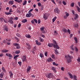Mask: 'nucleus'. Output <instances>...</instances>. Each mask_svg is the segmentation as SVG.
Returning a JSON list of instances; mask_svg holds the SVG:
<instances>
[{
    "instance_id": "obj_8",
    "label": "nucleus",
    "mask_w": 80,
    "mask_h": 80,
    "mask_svg": "<svg viewBox=\"0 0 80 80\" xmlns=\"http://www.w3.org/2000/svg\"><path fill=\"white\" fill-rule=\"evenodd\" d=\"M53 45V44H52V43H48V46L49 47H52Z\"/></svg>"
},
{
    "instance_id": "obj_5",
    "label": "nucleus",
    "mask_w": 80,
    "mask_h": 80,
    "mask_svg": "<svg viewBox=\"0 0 80 80\" xmlns=\"http://www.w3.org/2000/svg\"><path fill=\"white\" fill-rule=\"evenodd\" d=\"M26 46H27V48L29 50V49H30L31 48V46H30V45L28 43H26Z\"/></svg>"
},
{
    "instance_id": "obj_13",
    "label": "nucleus",
    "mask_w": 80,
    "mask_h": 80,
    "mask_svg": "<svg viewBox=\"0 0 80 80\" xmlns=\"http://www.w3.org/2000/svg\"><path fill=\"white\" fill-rule=\"evenodd\" d=\"M9 4H10V5H13V3H14V2H13V1H10L8 2Z\"/></svg>"
},
{
    "instance_id": "obj_61",
    "label": "nucleus",
    "mask_w": 80,
    "mask_h": 80,
    "mask_svg": "<svg viewBox=\"0 0 80 80\" xmlns=\"http://www.w3.org/2000/svg\"><path fill=\"white\" fill-rule=\"evenodd\" d=\"M18 18V17H16L14 18L15 20H17Z\"/></svg>"
},
{
    "instance_id": "obj_52",
    "label": "nucleus",
    "mask_w": 80,
    "mask_h": 80,
    "mask_svg": "<svg viewBox=\"0 0 80 80\" xmlns=\"http://www.w3.org/2000/svg\"><path fill=\"white\" fill-rule=\"evenodd\" d=\"M75 49L76 52H78V48H77V47H75Z\"/></svg>"
},
{
    "instance_id": "obj_39",
    "label": "nucleus",
    "mask_w": 80,
    "mask_h": 80,
    "mask_svg": "<svg viewBox=\"0 0 80 80\" xmlns=\"http://www.w3.org/2000/svg\"><path fill=\"white\" fill-rule=\"evenodd\" d=\"M56 68H55L54 67H52V70H53V71H55L56 70Z\"/></svg>"
},
{
    "instance_id": "obj_14",
    "label": "nucleus",
    "mask_w": 80,
    "mask_h": 80,
    "mask_svg": "<svg viewBox=\"0 0 80 80\" xmlns=\"http://www.w3.org/2000/svg\"><path fill=\"white\" fill-rule=\"evenodd\" d=\"M9 73H10V78H13V73H12V72L11 71H10L9 72Z\"/></svg>"
},
{
    "instance_id": "obj_29",
    "label": "nucleus",
    "mask_w": 80,
    "mask_h": 80,
    "mask_svg": "<svg viewBox=\"0 0 80 80\" xmlns=\"http://www.w3.org/2000/svg\"><path fill=\"white\" fill-rule=\"evenodd\" d=\"M57 19V17H54L53 19H52V22H54L55 21V20Z\"/></svg>"
},
{
    "instance_id": "obj_62",
    "label": "nucleus",
    "mask_w": 80,
    "mask_h": 80,
    "mask_svg": "<svg viewBox=\"0 0 80 80\" xmlns=\"http://www.w3.org/2000/svg\"><path fill=\"white\" fill-rule=\"evenodd\" d=\"M45 55L46 57H47V52H45Z\"/></svg>"
},
{
    "instance_id": "obj_56",
    "label": "nucleus",
    "mask_w": 80,
    "mask_h": 80,
    "mask_svg": "<svg viewBox=\"0 0 80 80\" xmlns=\"http://www.w3.org/2000/svg\"><path fill=\"white\" fill-rule=\"evenodd\" d=\"M67 17H68L66 16V15H65V16H64V19H66V18H67Z\"/></svg>"
},
{
    "instance_id": "obj_36",
    "label": "nucleus",
    "mask_w": 80,
    "mask_h": 80,
    "mask_svg": "<svg viewBox=\"0 0 80 80\" xmlns=\"http://www.w3.org/2000/svg\"><path fill=\"white\" fill-rule=\"evenodd\" d=\"M27 4V1L25 0L24 2L23 3L22 5H25Z\"/></svg>"
},
{
    "instance_id": "obj_40",
    "label": "nucleus",
    "mask_w": 80,
    "mask_h": 80,
    "mask_svg": "<svg viewBox=\"0 0 80 80\" xmlns=\"http://www.w3.org/2000/svg\"><path fill=\"white\" fill-rule=\"evenodd\" d=\"M19 57V55H16L14 57V58L15 59V58H17V57Z\"/></svg>"
},
{
    "instance_id": "obj_27",
    "label": "nucleus",
    "mask_w": 80,
    "mask_h": 80,
    "mask_svg": "<svg viewBox=\"0 0 80 80\" xmlns=\"http://www.w3.org/2000/svg\"><path fill=\"white\" fill-rule=\"evenodd\" d=\"M20 50L16 51L15 52V53H16V54L20 53Z\"/></svg>"
},
{
    "instance_id": "obj_9",
    "label": "nucleus",
    "mask_w": 80,
    "mask_h": 80,
    "mask_svg": "<svg viewBox=\"0 0 80 80\" xmlns=\"http://www.w3.org/2000/svg\"><path fill=\"white\" fill-rule=\"evenodd\" d=\"M59 10L57 8H56L55 10H54V12L55 13H58L59 12Z\"/></svg>"
},
{
    "instance_id": "obj_16",
    "label": "nucleus",
    "mask_w": 80,
    "mask_h": 80,
    "mask_svg": "<svg viewBox=\"0 0 80 80\" xmlns=\"http://www.w3.org/2000/svg\"><path fill=\"white\" fill-rule=\"evenodd\" d=\"M22 23H26V22H27V20L26 19H23L22 21Z\"/></svg>"
},
{
    "instance_id": "obj_49",
    "label": "nucleus",
    "mask_w": 80,
    "mask_h": 80,
    "mask_svg": "<svg viewBox=\"0 0 80 80\" xmlns=\"http://www.w3.org/2000/svg\"><path fill=\"white\" fill-rule=\"evenodd\" d=\"M39 40H40L41 42H43V40L42 39L41 37L39 38Z\"/></svg>"
},
{
    "instance_id": "obj_31",
    "label": "nucleus",
    "mask_w": 80,
    "mask_h": 80,
    "mask_svg": "<svg viewBox=\"0 0 80 80\" xmlns=\"http://www.w3.org/2000/svg\"><path fill=\"white\" fill-rule=\"evenodd\" d=\"M40 56L41 58H43V54L42 53H40Z\"/></svg>"
},
{
    "instance_id": "obj_10",
    "label": "nucleus",
    "mask_w": 80,
    "mask_h": 80,
    "mask_svg": "<svg viewBox=\"0 0 80 80\" xmlns=\"http://www.w3.org/2000/svg\"><path fill=\"white\" fill-rule=\"evenodd\" d=\"M32 13H29L28 14H27L26 15V16L27 17H28V18H29V17H31V16H32Z\"/></svg>"
},
{
    "instance_id": "obj_35",
    "label": "nucleus",
    "mask_w": 80,
    "mask_h": 80,
    "mask_svg": "<svg viewBox=\"0 0 80 80\" xmlns=\"http://www.w3.org/2000/svg\"><path fill=\"white\" fill-rule=\"evenodd\" d=\"M4 19L2 18H0V21L1 22H3V21H4Z\"/></svg>"
},
{
    "instance_id": "obj_28",
    "label": "nucleus",
    "mask_w": 80,
    "mask_h": 80,
    "mask_svg": "<svg viewBox=\"0 0 80 80\" xmlns=\"http://www.w3.org/2000/svg\"><path fill=\"white\" fill-rule=\"evenodd\" d=\"M15 38L16 39V40L17 42H19V39H18V38L17 37H15Z\"/></svg>"
},
{
    "instance_id": "obj_4",
    "label": "nucleus",
    "mask_w": 80,
    "mask_h": 80,
    "mask_svg": "<svg viewBox=\"0 0 80 80\" xmlns=\"http://www.w3.org/2000/svg\"><path fill=\"white\" fill-rule=\"evenodd\" d=\"M27 58V56L25 55H24L22 58V60L23 62H25L26 60V58Z\"/></svg>"
},
{
    "instance_id": "obj_51",
    "label": "nucleus",
    "mask_w": 80,
    "mask_h": 80,
    "mask_svg": "<svg viewBox=\"0 0 80 80\" xmlns=\"http://www.w3.org/2000/svg\"><path fill=\"white\" fill-rule=\"evenodd\" d=\"M16 48L17 49H18L19 48H20V46H19V45L17 46Z\"/></svg>"
},
{
    "instance_id": "obj_64",
    "label": "nucleus",
    "mask_w": 80,
    "mask_h": 80,
    "mask_svg": "<svg viewBox=\"0 0 80 80\" xmlns=\"http://www.w3.org/2000/svg\"><path fill=\"white\" fill-rule=\"evenodd\" d=\"M38 24L40 23V20H38Z\"/></svg>"
},
{
    "instance_id": "obj_11",
    "label": "nucleus",
    "mask_w": 80,
    "mask_h": 80,
    "mask_svg": "<svg viewBox=\"0 0 80 80\" xmlns=\"http://www.w3.org/2000/svg\"><path fill=\"white\" fill-rule=\"evenodd\" d=\"M15 2H18V3H20V2L22 3V0H14Z\"/></svg>"
},
{
    "instance_id": "obj_41",
    "label": "nucleus",
    "mask_w": 80,
    "mask_h": 80,
    "mask_svg": "<svg viewBox=\"0 0 80 80\" xmlns=\"http://www.w3.org/2000/svg\"><path fill=\"white\" fill-rule=\"evenodd\" d=\"M14 45L15 46H18V45H19V44L17 43H15L14 44Z\"/></svg>"
},
{
    "instance_id": "obj_20",
    "label": "nucleus",
    "mask_w": 80,
    "mask_h": 80,
    "mask_svg": "<svg viewBox=\"0 0 80 80\" xmlns=\"http://www.w3.org/2000/svg\"><path fill=\"white\" fill-rule=\"evenodd\" d=\"M75 42H76V43H78V40L77 39V38L76 37H75L74 38Z\"/></svg>"
},
{
    "instance_id": "obj_60",
    "label": "nucleus",
    "mask_w": 80,
    "mask_h": 80,
    "mask_svg": "<svg viewBox=\"0 0 80 80\" xmlns=\"http://www.w3.org/2000/svg\"><path fill=\"white\" fill-rule=\"evenodd\" d=\"M64 68H63V67H62L61 68V70H62V71H64Z\"/></svg>"
},
{
    "instance_id": "obj_2",
    "label": "nucleus",
    "mask_w": 80,
    "mask_h": 80,
    "mask_svg": "<svg viewBox=\"0 0 80 80\" xmlns=\"http://www.w3.org/2000/svg\"><path fill=\"white\" fill-rule=\"evenodd\" d=\"M54 42L56 44H54L53 47L54 48H56L57 49H59V47H58V44L57 42L55 40H54Z\"/></svg>"
},
{
    "instance_id": "obj_46",
    "label": "nucleus",
    "mask_w": 80,
    "mask_h": 80,
    "mask_svg": "<svg viewBox=\"0 0 80 80\" xmlns=\"http://www.w3.org/2000/svg\"><path fill=\"white\" fill-rule=\"evenodd\" d=\"M65 13H66V16L68 17V16L69 15L68 13H67V12H65Z\"/></svg>"
},
{
    "instance_id": "obj_1",
    "label": "nucleus",
    "mask_w": 80,
    "mask_h": 80,
    "mask_svg": "<svg viewBox=\"0 0 80 80\" xmlns=\"http://www.w3.org/2000/svg\"><path fill=\"white\" fill-rule=\"evenodd\" d=\"M65 58L67 60L68 63L71 62H72V59H72V58H73V57L71 56H70L69 55H68V56H66Z\"/></svg>"
},
{
    "instance_id": "obj_48",
    "label": "nucleus",
    "mask_w": 80,
    "mask_h": 80,
    "mask_svg": "<svg viewBox=\"0 0 80 80\" xmlns=\"http://www.w3.org/2000/svg\"><path fill=\"white\" fill-rule=\"evenodd\" d=\"M36 44L38 45H41V43L38 42Z\"/></svg>"
},
{
    "instance_id": "obj_18",
    "label": "nucleus",
    "mask_w": 80,
    "mask_h": 80,
    "mask_svg": "<svg viewBox=\"0 0 80 80\" xmlns=\"http://www.w3.org/2000/svg\"><path fill=\"white\" fill-rule=\"evenodd\" d=\"M5 14H6V15H11L12 14V13L10 12H5Z\"/></svg>"
},
{
    "instance_id": "obj_7",
    "label": "nucleus",
    "mask_w": 80,
    "mask_h": 80,
    "mask_svg": "<svg viewBox=\"0 0 80 80\" xmlns=\"http://www.w3.org/2000/svg\"><path fill=\"white\" fill-rule=\"evenodd\" d=\"M46 77L48 78H52V74L51 73H50L49 74L47 75Z\"/></svg>"
},
{
    "instance_id": "obj_30",
    "label": "nucleus",
    "mask_w": 80,
    "mask_h": 80,
    "mask_svg": "<svg viewBox=\"0 0 80 80\" xmlns=\"http://www.w3.org/2000/svg\"><path fill=\"white\" fill-rule=\"evenodd\" d=\"M3 73L0 74V78H3Z\"/></svg>"
},
{
    "instance_id": "obj_42",
    "label": "nucleus",
    "mask_w": 80,
    "mask_h": 80,
    "mask_svg": "<svg viewBox=\"0 0 80 80\" xmlns=\"http://www.w3.org/2000/svg\"><path fill=\"white\" fill-rule=\"evenodd\" d=\"M71 7H74V3H71Z\"/></svg>"
},
{
    "instance_id": "obj_45",
    "label": "nucleus",
    "mask_w": 80,
    "mask_h": 80,
    "mask_svg": "<svg viewBox=\"0 0 80 80\" xmlns=\"http://www.w3.org/2000/svg\"><path fill=\"white\" fill-rule=\"evenodd\" d=\"M67 32H68V33L69 34H70V29H68V31H67Z\"/></svg>"
},
{
    "instance_id": "obj_26",
    "label": "nucleus",
    "mask_w": 80,
    "mask_h": 80,
    "mask_svg": "<svg viewBox=\"0 0 80 80\" xmlns=\"http://www.w3.org/2000/svg\"><path fill=\"white\" fill-rule=\"evenodd\" d=\"M2 70H3V72H6V71L5 70V69L4 67H2Z\"/></svg>"
},
{
    "instance_id": "obj_63",
    "label": "nucleus",
    "mask_w": 80,
    "mask_h": 80,
    "mask_svg": "<svg viewBox=\"0 0 80 80\" xmlns=\"http://www.w3.org/2000/svg\"><path fill=\"white\" fill-rule=\"evenodd\" d=\"M78 27V24H75V27L77 28Z\"/></svg>"
},
{
    "instance_id": "obj_43",
    "label": "nucleus",
    "mask_w": 80,
    "mask_h": 80,
    "mask_svg": "<svg viewBox=\"0 0 80 80\" xmlns=\"http://www.w3.org/2000/svg\"><path fill=\"white\" fill-rule=\"evenodd\" d=\"M33 21L35 22L36 23H38V21L37 19H34Z\"/></svg>"
},
{
    "instance_id": "obj_17",
    "label": "nucleus",
    "mask_w": 80,
    "mask_h": 80,
    "mask_svg": "<svg viewBox=\"0 0 80 80\" xmlns=\"http://www.w3.org/2000/svg\"><path fill=\"white\" fill-rule=\"evenodd\" d=\"M30 69H31V67L29 66L27 69V72H29V71L30 70Z\"/></svg>"
},
{
    "instance_id": "obj_57",
    "label": "nucleus",
    "mask_w": 80,
    "mask_h": 80,
    "mask_svg": "<svg viewBox=\"0 0 80 80\" xmlns=\"http://www.w3.org/2000/svg\"><path fill=\"white\" fill-rule=\"evenodd\" d=\"M3 56V53L0 54V57H2Z\"/></svg>"
},
{
    "instance_id": "obj_55",
    "label": "nucleus",
    "mask_w": 80,
    "mask_h": 80,
    "mask_svg": "<svg viewBox=\"0 0 80 80\" xmlns=\"http://www.w3.org/2000/svg\"><path fill=\"white\" fill-rule=\"evenodd\" d=\"M41 10H43V6H41Z\"/></svg>"
},
{
    "instance_id": "obj_24",
    "label": "nucleus",
    "mask_w": 80,
    "mask_h": 80,
    "mask_svg": "<svg viewBox=\"0 0 80 80\" xmlns=\"http://www.w3.org/2000/svg\"><path fill=\"white\" fill-rule=\"evenodd\" d=\"M16 35L17 37H19V38H21V35H20V34L17 33L16 34Z\"/></svg>"
},
{
    "instance_id": "obj_50",
    "label": "nucleus",
    "mask_w": 80,
    "mask_h": 80,
    "mask_svg": "<svg viewBox=\"0 0 80 80\" xmlns=\"http://www.w3.org/2000/svg\"><path fill=\"white\" fill-rule=\"evenodd\" d=\"M75 18H78V14H75Z\"/></svg>"
},
{
    "instance_id": "obj_59",
    "label": "nucleus",
    "mask_w": 80,
    "mask_h": 80,
    "mask_svg": "<svg viewBox=\"0 0 80 80\" xmlns=\"http://www.w3.org/2000/svg\"><path fill=\"white\" fill-rule=\"evenodd\" d=\"M77 60L78 62H80V58L78 57Z\"/></svg>"
},
{
    "instance_id": "obj_33",
    "label": "nucleus",
    "mask_w": 80,
    "mask_h": 80,
    "mask_svg": "<svg viewBox=\"0 0 80 80\" xmlns=\"http://www.w3.org/2000/svg\"><path fill=\"white\" fill-rule=\"evenodd\" d=\"M63 31L65 33H67V30L65 28H64L63 29Z\"/></svg>"
},
{
    "instance_id": "obj_23",
    "label": "nucleus",
    "mask_w": 80,
    "mask_h": 80,
    "mask_svg": "<svg viewBox=\"0 0 80 80\" xmlns=\"http://www.w3.org/2000/svg\"><path fill=\"white\" fill-rule=\"evenodd\" d=\"M56 1L57 2H58V3L60 4H61V3H62V1H61V0H57Z\"/></svg>"
},
{
    "instance_id": "obj_37",
    "label": "nucleus",
    "mask_w": 80,
    "mask_h": 80,
    "mask_svg": "<svg viewBox=\"0 0 80 80\" xmlns=\"http://www.w3.org/2000/svg\"><path fill=\"white\" fill-rule=\"evenodd\" d=\"M8 57H10L11 58H12V57H13V56L11 55V54L9 53Z\"/></svg>"
},
{
    "instance_id": "obj_53",
    "label": "nucleus",
    "mask_w": 80,
    "mask_h": 80,
    "mask_svg": "<svg viewBox=\"0 0 80 80\" xmlns=\"http://www.w3.org/2000/svg\"><path fill=\"white\" fill-rule=\"evenodd\" d=\"M51 57L53 59L55 58V56L53 55H52L51 56Z\"/></svg>"
},
{
    "instance_id": "obj_3",
    "label": "nucleus",
    "mask_w": 80,
    "mask_h": 80,
    "mask_svg": "<svg viewBox=\"0 0 80 80\" xmlns=\"http://www.w3.org/2000/svg\"><path fill=\"white\" fill-rule=\"evenodd\" d=\"M13 18L12 17L10 18L8 21V22H10V23H11V24H13Z\"/></svg>"
},
{
    "instance_id": "obj_19",
    "label": "nucleus",
    "mask_w": 80,
    "mask_h": 80,
    "mask_svg": "<svg viewBox=\"0 0 80 80\" xmlns=\"http://www.w3.org/2000/svg\"><path fill=\"white\" fill-rule=\"evenodd\" d=\"M52 61V58H48L47 60L48 62H51V61Z\"/></svg>"
},
{
    "instance_id": "obj_54",
    "label": "nucleus",
    "mask_w": 80,
    "mask_h": 80,
    "mask_svg": "<svg viewBox=\"0 0 80 80\" xmlns=\"http://www.w3.org/2000/svg\"><path fill=\"white\" fill-rule=\"evenodd\" d=\"M70 76V78H73V76L72 75H70L69 76Z\"/></svg>"
},
{
    "instance_id": "obj_22",
    "label": "nucleus",
    "mask_w": 80,
    "mask_h": 80,
    "mask_svg": "<svg viewBox=\"0 0 80 80\" xmlns=\"http://www.w3.org/2000/svg\"><path fill=\"white\" fill-rule=\"evenodd\" d=\"M73 46H74V45H73L71 47V48L72 49V51H73V50H74V48H73Z\"/></svg>"
},
{
    "instance_id": "obj_38",
    "label": "nucleus",
    "mask_w": 80,
    "mask_h": 80,
    "mask_svg": "<svg viewBox=\"0 0 80 80\" xmlns=\"http://www.w3.org/2000/svg\"><path fill=\"white\" fill-rule=\"evenodd\" d=\"M33 9H31V10H29V11L28 12V13H31V12H32V11H33Z\"/></svg>"
},
{
    "instance_id": "obj_58",
    "label": "nucleus",
    "mask_w": 80,
    "mask_h": 80,
    "mask_svg": "<svg viewBox=\"0 0 80 80\" xmlns=\"http://www.w3.org/2000/svg\"><path fill=\"white\" fill-rule=\"evenodd\" d=\"M12 8H10L9 10V12H13V11L12 10Z\"/></svg>"
},
{
    "instance_id": "obj_25",
    "label": "nucleus",
    "mask_w": 80,
    "mask_h": 80,
    "mask_svg": "<svg viewBox=\"0 0 80 80\" xmlns=\"http://www.w3.org/2000/svg\"><path fill=\"white\" fill-rule=\"evenodd\" d=\"M8 40V39H6L5 40H4L2 41L3 43H7V41Z\"/></svg>"
},
{
    "instance_id": "obj_6",
    "label": "nucleus",
    "mask_w": 80,
    "mask_h": 80,
    "mask_svg": "<svg viewBox=\"0 0 80 80\" xmlns=\"http://www.w3.org/2000/svg\"><path fill=\"white\" fill-rule=\"evenodd\" d=\"M43 18H44V20H47V18H48V16H47V14L45 13L44 14Z\"/></svg>"
},
{
    "instance_id": "obj_34",
    "label": "nucleus",
    "mask_w": 80,
    "mask_h": 80,
    "mask_svg": "<svg viewBox=\"0 0 80 80\" xmlns=\"http://www.w3.org/2000/svg\"><path fill=\"white\" fill-rule=\"evenodd\" d=\"M77 10L78 12H80V8L78 6H77Z\"/></svg>"
},
{
    "instance_id": "obj_44",
    "label": "nucleus",
    "mask_w": 80,
    "mask_h": 80,
    "mask_svg": "<svg viewBox=\"0 0 80 80\" xmlns=\"http://www.w3.org/2000/svg\"><path fill=\"white\" fill-rule=\"evenodd\" d=\"M62 3H63V4L64 5H66L67 3H66V2H65V1H62Z\"/></svg>"
},
{
    "instance_id": "obj_21",
    "label": "nucleus",
    "mask_w": 80,
    "mask_h": 80,
    "mask_svg": "<svg viewBox=\"0 0 80 80\" xmlns=\"http://www.w3.org/2000/svg\"><path fill=\"white\" fill-rule=\"evenodd\" d=\"M45 29V27H42V28H40V30L41 31H42V32H43V31H44V29Z\"/></svg>"
},
{
    "instance_id": "obj_15",
    "label": "nucleus",
    "mask_w": 80,
    "mask_h": 80,
    "mask_svg": "<svg viewBox=\"0 0 80 80\" xmlns=\"http://www.w3.org/2000/svg\"><path fill=\"white\" fill-rule=\"evenodd\" d=\"M8 52V50L6 49L2 50V52L3 53H7V52Z\"/></svg>"
},
{
    "instance_id": "obj_32",
    "label": "nucleus",
    "mask_w": 80,
    "mask_h": 80,
    "mask_svg": "<svg viewBox=\"0 0 80 80\" xmlns=\"http://www.w3.org/2000/svg\"><path fill=\"white\" fill-rule=\"evenodd\" d=\"M54 35H58V32H57V31H55L54 32Z\"/></svg>"
},
{
    "instance_id": "obj_47",
    "label": "nucleus",
    "mask_w": 80,
    "mask_h": 80,
    "mask_svg": "<svg viewBox=\"0 0 80 80\" xmlns=\"http://www.w3.org/2000/svg\"><path fill=\"white\" fill-rule=\"evenodd\" d=\"M5 30H6V32H8V28L6 27L5 28Z\"/></svg>"
},
{
    "instance_id": "obj_12",
    "label": "nucleus",
    "mask_w": 80,
    "mask_h": 80,
    "mask_svg": "<svg viewBox=\"0 0 80 80\" xmlns=\"http://www.w3.org/2000/svg\"><path fill=\"white\" fill-rule=\"evenodd\" d=\"M25 37L28 38H31V36L29 34H26Z\"/></svg>"
}]
</instances>
